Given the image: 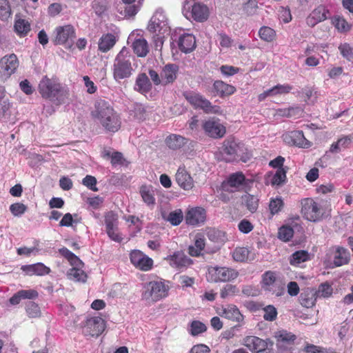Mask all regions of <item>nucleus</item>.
<instances>
[{"label":"nucleus","instance_id":"nucleus-10","mask_svg":"<svg viewBox=\"0 0 353 353\" xmlns=\"http://www.w3.org/2000/svg\"><path fill=\"white\" fill-rule=\"evenodd\" d=\"M105 327V321L101 317H90L84 323L83 333L86 336L98 337L103 332Z\"/></svg>","mask_w":353,"mask_h":353},{"label":"nucleus","instance_id":"nucleus-6","mask_svg":"<svg viewBox=\"0 0 353 353\" xmlns=\"http://www.w3.org/2000/svg\"><path fill=\"white\" fill-rule=\"evenodd\" d=\"M76 37V29L72 25L59 26L53 31L52 41L54 45L65 46L67 48H71Z\"/></svg>","mask_w":353,"mask_h":353},{"label":"nucleus","instance_id":"nucleus-26","mask_svg":"<svg viewBox=\"0 0 353 353\" xmlns=\"http://www.w3.org/2000/svg\"><path fill=\"white\" fill-rule=\"evenodd\" d=\"M213 90L216 95L222 98L232 95L236 91L234 86L228 84L221 80H217L214 82Z\"/></svg>","mask_w":353,"mask_h":353},{"label":"nucleus","instance_id":"nucleus-8","mask_svg":"<svg viewBox=\"0 0 353 353\" xmlns=\"http://www.w3.org/2000/svg\"><path fill=\"white\" fill-rule=\"evenodd\" d=\"M239 276L238 272L225 267L210 266L206 274L207 280L210 282H228Z\"/></svg>","mask_w":353,"mask_h":353},{"label":"nucleus","instance_id":"nucleus-5","mask_svg":"<svg viewBox=\"0 0 353 353\" xmlns=\"http://www.w3.org/2000/svg\"><path fill=\"white\" fill-rule=\"evenodd\" d=\"M183 95L195 109H201L207 114H221L222 112L220 106L213 105L209 100L199 93L188 91L183 92Z\"/></svg>","mask_w":353,"mask_h":353},{"label":"nucleus","instance_id":"nucleus-12","mask_svg":"<svg viewBox=\"0 0 353 353\" xmlns=\"http://www.w3.org/2000/svg\"><path fill=\"white\" fill-rule=\"evenodd\" d=\"M202 127L206 135L213 139H221L226 134V128L219 119H209L203 123Z\"/></svg>","mask_w":353,"mask_h":353},{"label":"nucleus","instance_id":"nucleus-41","mask_svg":"<svg viewBox=\"0 0 353 353\" xmlns=\"http://www.w3.org/2000/svg\"><path fill=\"white\" fill-rule=\"evenodd\" d=\"M242 198L247 209L252 213L255 212L259 207V199L258 197L254 195L247 194Z\"/></svg>","mask_w":353,"mask_h":353},{"label":"nucleus","instance_id":"nucleus-61","mask_svg":"<svg viewBox=\"0 0 353 353\" xmlns=\"http://www.w3.org/2000/svg\"><path fill=\"white\" fill-rule=\"evenodd\" d=\"M292 89V86L289 84H278L271 88L273 96L276 94H288Z\"/></svg>","mask_w":353,"mask_h":353},{"label":"nucleus","instance_id":"nucleus-4","mask_svg":"<svg viewBox=\"0 0 353 353\" xmlns=\"http://www.w3.org/2000/svg\"><path fill=\"white\" fill-rule=\"evenodd\" d=\"M131 55L125 47H123L117 55L113 64V77L116 81L129 78L132 73Z\"/></svg>","mask_w":353,"mask_h":353},{"label":"nucleus","instance_id":"nucleus-20","mask_svg":"<svg viewBox=\"0 0 353 353\" xmlns=\"http://www.w3.org/2000/svg\"><path fill=\"white\" fill-rule=\"evenodd\" d=\"M275 338L278 348L285 350L294 344L296 336L291 332L282 330L275 332Z\"/></svg>","mask_w":353,"mask_h":353},{"label":"nucleus","instance_id":"nucleus-24","mask_svg":"<svg viewBox=\"0 0 353 353\" xmlns=\"http://www.w3.org/2000/svg\"><path fill=\"white\" fill-rule=\"evenodd\" d=\"M152 88V83L145 73H139L135 81L134 90L141 94L148 93Z\"/></svg>","mask_w":353,"mask_h":353},{"label":"nucleus","instance_id":"nucleus-64","mask_svg":"<svg viewBox=\"0 0 353 353\" xmlns=\"http://www.w3.org/2000/svg\"><path fill=\"white\" fill-rule=\"evenodd\" d=\"M168 281H166L165 280L155 276L152 275L151 276L150 281L148 282L149 287H168Z\"/></svg>","mask_w":353,"mask_h":353},{"label":"nucleus","instance_id":"nucleus-42","mask_svg":"<svg viewBox=\"0 0 353 353\" xmlns=\"http://www.w3.org/2000/svg\"><path fill=\"white\" fill-rule=\"evenodd\" d=\"M206 330L207 327L203 323L199 321H192L190 323L188 332L192 336H195L205 332Z\"/></svg>","mask_w":353,"mask_h":353},{"label":"nucleus","instance_id":"nucleus-34","mask_svg":"<svg viewBox=\"0 0 353 353\" xmlns=\"http://www.w3.org/2000/svg\"><path fill=\"white\" fill-rule=\"evenodd\" d=\"M134 52L139 57H145L149 52V46L147 41L143 38H139L132 43Z\"/></svg>","mask_w":353,"mask_h":353},{"label":"nucleus","instance_id":"nucleus-63","mask_svg":"<svg viewBox=\"0 0 353 353\" xmlns=\"http://www.w3.org/2000/svg\"><path fill=\"white\" fill-rule=\"evenodd\" d=\"M33 267L34 275L43 276L49 274L50 272V269L42 263H34L33 264Z\"/></svg>","mask_w":353,"mask_h":353},{"label":"nucleus","instance_id":"nucleus-49","mask_svg":"<svg viewBox=\"0 0 353 353\" xmlns=\"http://www.w3.org/2000/svg\"><path fill=\"white\" fill-rule=\"evenodd\" d=\"M293 235L294 230L290 226L283 225L279 230L278 237L285 242L289 241Z\"/></svg>","mask_w":353,"mask_h":353},{"label":"nucleus","instance_id":"nucleus-51","mask_svg":"<svg viewBox=\"0 0 353 353\" xmlns=\"http://www.w3.org/2000/svg\"><path fill=\"white\" fill-rule=\"evenodd\" d=\"M68 275L70 279L77 281L85 282L87 279V274L80 268H72L69 270Z\"/></svg>","mask_w":353,"mask_h":353},{"label":"nucleus","instance_id":"nucleus-52","mask_svg":"<svg viewBox=\"0 0 353 353\" xmlns=\"http://www.w3.org/2000/svg\"><path fill=\"white\" fill-rule=\"evenodd\" d=\"M108 6V0H94L92 2V8L98 16L102 15L107 10Z\"/></svg>","mask_w":353,"mask_h":353},{"label":"nucleus","instance_id":"nucleus-9","mask_svg":"<svg viewBox=\"0 0 353 353\" xmlns=\"http://www.w3.org/2000/svg\"><path fill=\"white\" fill-rule=\"evenodd\" d=\"M148 30L159 37L168 34L170 29L165 15L162 12H156L150 20Z\"/></svg>","mask_w":353,"mask_h":353},{"label":"nucleus","instance_id":"nucleus-59","mask_svg":"<svg viewBox=\"0 0 353 353\" xmlns=\"http://www.w3.org/2000/svg\"><path fill=\"white\" fill-rule=\"evenodd\" d=\"M10 210L14 216H20L27 210V206L21 203H14L10 206Z\"/></svg>","mask_w":353,"mask_h":353},{"label":"nucleus","instance_id":"nucleus-47","mask_svg":"<svg viewBox=\"0 0 353 353\" xmlns=\"http://www.w3.org/2000/svg\"><path fill=\"white\" fill-rule=\"evenodd\" d=\"M245 180V177L242 172H236L231 174L228 179V183L230 187L239 188L243 185Z\"/></svg>","mask_w":353,"mask_h":353},{"label":"nucleus","instance_id":"nucleus-35","mask_svg":"<svg viewBox=\"0 0 353 353\" xmlns=\"http://www.w3.org/2000/svg\"><path fill=\"white\" fill-rule=\"evenodd\" d=\"M353 140V135L349 134L344 136L338 139L337 141L334 142L330 148L331 153H339L341 151V148H347L350 147Z\"/></svg>","mask_w":353,"mask_h":353},{"label":"nucleus","instance_id":"nucleus-18","mask_svg":"<svg viewBox=\"0 0 353 353\" xmlns=\"http://www.w3.org/2000/svg\"><path fill=\"white\" fill-rule=\"evenodd\" d=\"M168 289L169 288H145L142 292V300L145 301L146 304L150 305L167 296L168 294Z\"/></svg>","mask_w":353,"mask_h":353},{"label":"nucleus","instance_id":"nucleus-14","mask_svg":"<svg viewBox=\"0 0 353 353\" xmlns=\"http://www.w3.org/2000/svg\"><path fill=\"white\" fill-rule=\"evenodd\" d=\"M173 268L183 270L193 264V261L187 256L183 251L178 250L164 258Z\"/></svg>","mask_w":353,"mask_h":353},{"label":"nucleus","instance_id":"nucleus-36","mask_svg":"<svg viewBox=\"0 0 353 353\" xmlns=\"http://www.w3.org/2000/svg\"><path fill=\"white\" fill-rule=\"evenodd\" d=\"M125 4V16L133 17L139 12L143 0H122Z\"/></svg>","mask_w":353,"mask_h":353},{"label":"nucleus","instance_id":"nucleus-32","mask_svg":"<svg viewBox=\"0 0 353 353\" xmlns=\"http://www.w3.org/2000/svg\"><path fill=\"white\" fill-rule=\"evenodd\" d=\"M192 17L196 21H204L208 17V8L201 3H194L192 8Z\"/></svg>","mask_w":353,"mask_h":353},{"label":"nucleus","instance_id":"nucleus-28","mask_svg":"<svg viewBox=\"0 0 353 353\" xmlns=\"http://www.w3.org/2000/svg\"><path fill=\"white\" fill-rule=\"evenodd\" d=\"M178 46L181 52H190L196 47L195 37L191 34H184L179 37Z\"/></svg>","mask_w":353,"mask_h":353},{"label":"nucleus","instance_id":"nucleus-40","mask_svg":"<svg viewBox=\"0 0 353 353\" xmlns=\"http://www.w3.org/2000/svg\"><path fill=\"white\" fill-rule=\"evenodd\" d=\"M259 36L261 40L266 42H272L276 37V31L268 26H262L259 30Z\"/></svg>","mask_w":353,"mask_h":353},{"label":"nucleus","instance_id":"nucleus-55","mask_svg":"<svg viewBox=\"0 0 353 353\" xmlns=\"http://www.w3.org/2000/svg\"><path fill=\"white\" fill-rule=\"evenodd\" d=\"M258 2L256 0H248L243 6V11L247 16H253L256 14Z\"/></svg>","mask_w":353,"mask_h":353},{"label":"nucleus","instance_id":"nucleus-33","mask_svg":"<svg viewBox=\"0 0 353 353\" xmlns=\"http://www.w3.org/2000/svg\"><path fill=\"white\" fill-rule=\"evenodd\" d=\"M37 296L38 292L34 290H22L18 292L16 294H14L10 299V303L12 305H15L19 303L20 301L22 299H32L37 297Z\"/></svg>","mask_w":353,"mask_h":353},{"label":"nucleus","instance_id":"nucleus-62","mask_svg":"<svg viewBox=\"0 0 353 353\" xmlns=\"http://www.w3.org/2000/svg\"><path fill=\"white\" fill-rule=\"evenodd\" d=\"M276 279V274L272 271H266L262 275L261 283L264 286H269L272 285Z\"/></svg>","mask_w":353,"mask_h":353},{"label":"nucleus","instance_id":"nucleus-15","mask_svg":"<svg viewBox=\"0 0 353 353\" xmlns=\"http://www.w3.org/2000/svg\"><path fill=\"white\" fill-rule=\"evenodd\" d=\"M19 62L16 54L4 56L0 60V72L6 79L14 74L18 68Z\"/></svg>","mask_w":353,"mask_h":353},{"label":"nucleus","instance_id":"nucleus-58","mask_svg":"<svg viewBox=\"0 0 353 353\" xmlns=\"http://www.w3.org/2000/svg\"><path fill=\"white\" fill-rule=\"evenodd\" d=\"M26 310L28 316L30 318H37L41 314L38 305L34 302H28L26 305Z\"/></svg>","mask_w":353,"mask_h":353},{"label":"nucleus","instance_id":"nucleus-2","mask_svg":"<svg viewBox=\"0 0 353 353\" xmlns=\"http://www.w3.org/2000/svg\"><path fill=\"white\" fill-rule=\"evenodd\" d=\"M38 91L41 97L57 105H61L69 99V88L63 85L56 76L45 75L38 85Z\"/></svg>","mask_w":353,"mask_h":353},{"label":"nucleus","instance_id":"nucleus-29","mask_svg":"<svg viewBox=\"0 0 353 353\" xmlns=\"http://www.w3.org/2000/svg\"><path fill=\"white\" fill-rule=\"evenodd\" d=\"M205 239L202 233H197L194 238V245L188 247V254L192 256H199L205 246Z\"/></svg>","mask_w":353,"mask_h":353},{"label":"nucleus","instance_id":"nucleus-39","mask_svg":"<svg viewBox=\"0 0 353 353\" xmlns=\"http://www.w3.org/2000/svg\"><path fill=\"white\" fill-rule=\"evenodd\" d=\"M310 259L309 254L305 250H299L293 253L290 258V263L292 265H299L303 262H305Z\"/></svg>","mask_w":353,"mask_h":353},{"label":"nucleus","instance_id":"nucleus-13","mask_svg":"<svg viewBox=\"0 0 353 353\" xmlns=\"http://www.w3.org/2000/svg\"><path fill=\"white\" fill-rule=\"evenodd\" d=\"M130 260L137 269L144 272L150 270L154 265L152 259L139 250H134L130 252Z\"/></svg>","mask_w":353,"mask_h":353},{"label":"nucleus","instance_id":"nucleus-27","mask_svg":"<svg viewBox=\"0 0 353 353\" xmlns=\"http://www.w3.org/2000/svg\"><path fill=\"white\" fill-rule=\"evenodd\" d=\"M318 296L316 288H303L300 294V303L306 307H312Z\"/></svg>","mask_w":353,"mask_h":353},{"label":"nucleus","instance_id":"nucleus-22","mask_svg":"<svg viewBox=\"0 0 353 353\" xmlns=\"http://www.w3.org/2000/svg\"><path fill=\"white\" fill-rule=\"evenodd\" d=\"M217 312L222 317L238 323L242 321L243 319V316L239 310L234 305L223 306L221 308L218 309Z\"/></svg>","mask_w":353,"mask_h":353},{"label":"nucleus","instance_id":"nucleus-11","mask_svg":"<svg viewBox=\"0 0 353 353\" xmlns=\"http://www.w3.org/2000/svg\"><path fill=\"white\" fill-rule=\"evenodd\" d=\"M207 218L206 210L202 207H190L184 215L188 225L197 227L205 223Z\"/></svg>","mask_w":353,"mask_h":353},{"label":"nucleus","instance_id":"nucleus-7","mask_svg":"<svg viewBox=\"0 0 353 353\" xmlns=\"http://www.w3.org/2000/svg\"><path fill=\"white\" fill-rule=\"evenodd\" d=\"M301 214L303 216L312 222L321 220L324 215L322 205L312 198H305L301 200Z\"/></svg>","mask_w":353,"mask_h":353},{"label":"nucleus","instance_id":"nucleus-60","mask_svg":"<svg viewBox=\"0 0 353 353\" xmlns=\"http://www.w3.org/2000/svg\"><path fill=\"white\" fill-rule=\"evenodd\" d=\"M218 41L221 48H229L232 46L233 40L224 32L218 33Z\"/></svg>","mask_w":353,"mask_h":353},{"label":"nucleus","instance_id":"nucleus-3","mask_svg":"<svg viewBox=\"0 0 353 353\" xmlns=\"http://www.w3.org/2000/svg\"><path fill=\"white\" fill-rule=\"evenodd\" d=\"M220 153L226 162L246 163L251 158V153L245 145L232 137H228L223 141Z\"/></svg>","mask_w":353,"mask_h":353},{"label":"nucleus","instance_id":"nucleus-17","mask_svg":"<svg viewBox=\"0 0 353 353\" xmlns=\"http://www.w3.org/2000/svg\"><path fill=\"white\" fill-rule=\"evenodd\" d=\"M179 72V67L175 63H167L161 69L163 85L172 84L177 79Z\"/></svg>","mask_w":353,"mask_h":353},{"label":"nucleus","instance_id":"nucleus-50","mask_svg":"<svg viewBox=\"0 0 353 353\" xmlns=\"http://www.w3.org/2000/svg\"><path fill=\"white\" fill-rule=\"evenodd\" d=\"M105 224L106 230L117 228L118 225V216L112 211L107 212L105 215Z\"/></svg>","mask_w":353,"mask_h":353},{"label":"nucleus","instance_id":"nucleus-31","mask_svg":"<svg viewBox=\"0 0 353 353\" xmlns=\"http://www.w3.org/2000/svg\"><path fill=\"white\" fill-rule=\"evenodd\" d=\"M290 137L292 139V143L299 148H308L312 145V143L305 137L302 130L290 132Z\"/></svg>","mask_w":353,"mask_h":353},{"label":"nucleus","instance_id":"nucleus-54","mask_svg":"<svg viewBox=\"0 0 353 353\" xmlns=\"http://www.w3.org/2000/svg\"><path fill=\"white\" fill-rule=\"evenodd\" d=\"M263 319L266 321H273L276 319L277 310L276 307L272 305H267L263 310Z\"/></svg>","mask_w":353,"mask_h":353},{"label":"nucleus","instance_id":"nucleus-57","mask_svg":"<svg viewBox=\"0 0 353 353\" xmlns=\"http://www.w3.org/2000/svg\"><path fill=\"white\" fill-rule=\"evenodd\" d=\"M339 50L342 56L348 61L353 60V48L348 43H343L339 46Z\"/></svg>","mask_w":353,"mask_h":353},{"label":"nucleus","instance_id":"nucleus-43","mask_svg":"<svg viewBox=\"0 0 353 353\" xmlns=\"http://www.w3.org/2000/svg\"><path fill=\"white\" fill-rule=\"evenodd\" d=\"M12 16L10 2L8 0H0V20L7 21Z\"/></svg>","mask_w":353,"mask_h":353},{"label":"nucleus","instance_id":"nucleus-16","mask_svg":"<svg viewBox=\"0 0 353 353\" xmlns=\"http://www.w3.org/2000/svg\"><path fill=\"white\" fill-rule=\"evenodd\" d=\"M243 344L251 352L257 353L268 346H273L270 339L263 340L255 336H248L243 339Z\"/></svg>","mask_w":353,"mask_h":353},{"label":"nucleus","instance_id":"nucleus-25","mask_svg":"<svg viewBox=\"0 0 353 353\" xmlns=\"http://www.w3.org/2000/svg\"><path fill=\"white\" fill-rule=\"evenodd\" d=\"M350 254L349 251L341 246L335 248L334 252L333 265L334 267H340L350 262Z\"/></svg>","mask_w":353,"mask_h":353},{"label":"nucleus","instance_id":"nucleus-45","mask_svg":"<svg viewBox=\"0 0 353 353\" xmlns=\"http://www.w3.org/2000/svg\"><path fill=\"white\" fill-rule=\"evenodd\" d=\"M172 225H179L183 221L184 216L181 209H177L169 213L167 218H165Z\"/></svg>","mask_w":353,"mask_h":353},{"label":"nucleus","instance_id":"nucleus-38","mask_svg":"<svg viewBox=\"0 0 353 353\" xmlns=\"http://www.w3.org/2000/svg\"><path fill=\"white\" fill-rule=\"evenodd\" d=\"M140 194L143 201L148 205L155 203L154 191L152 186L142 185L140 188Z\"/></svg>","mask_w":353,"mask_h":353},{"label":"nucleus","instance_id":"nucleus-46","mask_svg":"<svg viewBox=\"0 0 353 353\" xmlns=\"http://www.w3.org/2000/svg\"><path fill=\"white\" fill-rule=\"evenodd\" d=\"M332 23L340 32H347L351 28V26L347 23V21L344 18L339 16L334 17L333 18Z\"/></svg>","mask_w":353,"mask_h":353},{"label":"nucleus","instance_id":"nucleus-56","mask_svg":"<svg viewBox=\"0 0 353 353\" xmlns=\"http://www.w3.org/2000/svg\"><path fill=\"white\" fill-rule=\"evenodd\" d=\"M304 351L306 353H336L332 349H325L312 344H307Z\"/></svg>","mask_w":353,"mask_h":353},{"label":"nucleus","instance_id":"nucleus-48","mask_svg":"<svg viewBox=\"0 0 353 353\" xmlns=\"http://www.w3.org/2000/svg\"><path fill=\"white\" fill-rule=\"evenodd\" d=\"M249 253L248 248L239 247L234 250L232 257L236 261L245 262L248 259Z\"/></svg>","mask_w":353,"mask_h":353},{"label":"nucleus","instance_id":"nucleus-19","mask_svg":"<svg viewBox=\"0 0 353 353\" xmlns=\"http://www.w3.org/2000/svg\"><path fill=\"white\" fill-rule=\"evenodd\" d=\"M178 185L185 190H192L194 187V181L190 174L186 170L185 166H181L177 170L175 175Z\"/></svg>","mask_w":353,"mask_h":353},{"label":"nucleus","instance_id":"nucleus-44","mask_svg":"<svg viewBox=\"0 0 353 353\" xmlns=\"http://www.w3.org/2000/svg\"><path fill=\"white\" fill-rule=\"evenodd\" d=\"M284 206V202L281 197L272 198L269 203V210L272 216L277 214Z\"/></svg>","mask_w":353,"mask_h":353},{"label":"nucleus","instance_id":"nucleus-37","mask_svg":"<svg viewBox=\"0 0 353 353\" xmlns=\"http://www.w3.org/2000/svg\"><path fill=\"white\" fill-rule=\"evenodd\" d=\"M14 30L18 36L24 37L28 35L31 30L30 23L24 19H16L14 24Z\"/></svg>","mask_w":353,"mask_h":353},{"label":"nucleus","instance_id":"nucleus-1","mask_svg":"<svg viewBox=\"0 0 353 353\" xmlns=\"http://www.w3.org/2000/svg\"><path fill=\"white\" fill-rule=\"evenodd\" d=\"M90 114L92 118L107 131L116 132L121 128L120 116L108 101L101 99H97Z\"/></svg>","mask_w":353,"mask_h":353},{"label":"nucleus","instance_id":"nucleus-53","mask_svg":"<svg viewBox=\"0 0 353 353\" xmlns=\"http://www.w3.org/2000/svg\"><path fill=\"white\" fill-rule=\"evenodd\" d=\"M286 170L284 168L277 169L272 176L271 183L272 185H280L285 182L286 179Z\"/></svg>","mask_w":353,"mask_h":353},{"label":"nucleus","instance_id":"nucleus-21","mask_svg":"<svg viewBox=\"0 0 353 353\" xmlns=\"http://www.w3.org/2000/svg\"><path fill=\"white\" fill-rule=\"evenodd\" d=\"M189 139L176 134H170L165 139V145L171 150L177 151L182 149L188 143Z\"/></svg>","mask_w":353,"mask_h":353},{"label":"nucleus","instance_id":"nucleus-23","mask_svg":"<svg viewBox=\"0 0 353 353\" xmlns=\"http://www.w3.org/2000/svg\"><path fill=\"white\" fill-rule=\"evenodd\" d=\"M328 10L323 6H319L312 11L306 19V23L310 27H314L317 23L327 19Z\"/></svg>","mask_w":353,"mask_h":353},{"label":"nucleus","instance_id":"nucleus-30","mask_svg":"<svg viewBox=\"0 0 353 353\" xmlns=\"http://www.w3.org/2000/svg\"><path fill=\"white\" fill-rule=\"evenodd\" d=\"M117 42L116 37L111 33L103 34L99 39L98 48L102 52H107L113 48Z\"/></svg>","mask_w":353,"mask_h":353}]
</instances>
